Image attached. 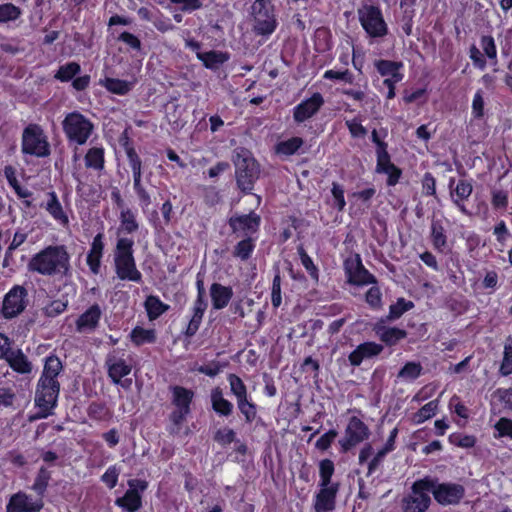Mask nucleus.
<instances>
[{"instance_id": "nucleus-8", "label": "nucleus", "mask_w": 512, "mask_h": 512, "mask_svg": "<svg viewBox=\"0 0 512 512\" xmlns=\"http://www.w3.org/2000/svg\"><path fill=\"white\" fill-rule=\"evenodd\" d=\"M62 128L69 142L84 145L94 131V124L82 113L73 111L65 116Z\"/></svg>"}, {"instance_id": "nucleus-42", "label": "nucleus", "mask_w": 512, "mask_h": 512, "mask_svg": "<svg viewBox=\"0 0 512 512\" xmlns=\"http://www.w3.org/2000/svg\"><path fill=\"white\" fill-rule=\"evenodd\" d=\"M52 473L48 468L41 466L35 476L31 489L42 499L47 491Z\"/></svg>"}, {"instance_id": "nucleus-35", "label": "nucleus", "mask_w": 512, "mask_h": 512, "mask_svg": "<svg viewBox=\"0 0 512 512\" xmlns=\"http://www.w3.org/2000/svg\"><path fill=\"white\" fill-rule=\"evenodd\" d=\"M119 232L124 234H133L139 230L140 224L137 220V212L129 207L120 210L119 214Z\"/></svg>"}, {"instance_id": "nucleus-1", "label": "nucleus", "mask_w": 512, "mask_h": 512, "mask_svg": "<svg viewBox=\"0 0 512 512\" xmlns=\"http://www.w3.org/2000/svg\"><path fill=\"white\" fill-rule=\"evenodd\" d=\"M27 269L29 272L49 277L70 276V254L65 245H49L31 257Z\"/></svg>"}, {"instance_id": "nucleus-51", "label": "nucleus", "mask_w": 512, "mask_h": 512, "mask_svg": "<svg viewBox=\"0 0 512 512\" xmlns=\"http://www.w3.org/2000/svg\"><path fill=\"white\" fill-rule=\"evenodd\" d=\"M87 415L92 420L104 421L110 417V412L105 403L93 401L87 408Z\"/></svg>"}, {"instance_id": "nucleus-2", "label": "nucleus", "mask_w": 512, "mask_h": 512, "mask_svg": "<svg viewBox=\"0 0 512 512\" xmlns=\"http://www.w3.org/2000/svg\"><path fill=\"white\" fill-rule=\"evenodd\" d=\"M114 266L117 277L122 281L142 283L143 276L138 270L134 257V240L120 237L114 250Z\"/></svg>"}, {"instance_id": "nucleus-7", "label": "nucleus", "mask_w": 512, "mask_h": 512, "mask_svg": "<svg viewBox=\"0 0 512 512\" xmlns=\"http://www.w3.org/2000/svg\"><path fill=\"white\" fill-rule=\"evenodd\" d=\"M357 14L359 23L369 38L380 39L388 35L389 28L380 6L364 4L358 8Z\"/></svg>"}, {"instance_id": "nucleus-37", "label": "nucleus", "mask_w": 512, "mask_h": 512, "mask_svg": "<svg viewBox=\"0 0 512 512\" xmlns=\"http://www.w3.org/2000/svg\"><path fill=\"white\" fill-rule=\"evenodd\" d=\"M85 167L95 171L105 168V149L103 146H94L87 150L84 156Z\"/></svg>"}, {"instance_id": "nucleus-29", "label": "nucleus", "mask_w": 512, "mask_h": 512, "mask_svg": "<svg viewBox=\"0 0 512 512\" xmlns=\"http://www.w3.org/2000/svg\"><path fill=\"white\" fill-rule=\"evenodd\" d=\"M9 367L18 374H29L32 371V363L21 349L12 350L3 358Z\"/></svg>"}, {"instance_id": "nucleus-63", "label": "nucleus", "mask_w": 512, "mask_h": 512, "mask_svg": "<svg viewBox=\"0 0 512 512\" xmlns=\"http://www.w3.org/2000/svg\"><path fill=\"white\" fill-rule=\"evenodd\" d=\"M120 470L116 465H111L107 468L105 473L101 476V481L109 488L113 489L119 478Z\"/></svg>"}, {"instance_id": "nucleus-48", "label": "nucleus", "mask_w": 512, "mask_h": 512, "mask_svg": "<svg viewBox=\"0 0 512 512\" xmlns=\"http://www.w3.org/2000/svg\"><path fill=\"white\" fill-rule=\"evenodd\" d=\"M81 71L79 63L72 61L61 65L56 71L54 78L60 82H69Z\"/></svg>"}, {"instance_id": "nucleus-52", "label": "nucleus", "mask_w": 512, "mask_h": 512, "mask_svg": "<svg viewBox=\"0 0 512 512\" xmlns=\"http://www.w3.org/2000/svg\"><path fill=\"white\" fill-rule=\"evenodd\" d=\"M480 46L483 50V55L491 61V64L496 65L498 63L497 47L493 36L482 35L480 38Z\"/></svg>"}, {"instance_id": "nucleus-60", "label": "nucleus", "mask_w": 512, "mask_h": 512, "mask_svg": "<svg viewBox=\"0 0 512 512\" xmlns=\"http://www.w3.org/2000/svg\"><path fill=\"white\" fill-rule=\"evenodd\" d=\"M450 443L461 448H472L475 446L477 439L474 435L456 433L449 436Z\"/></svg>"}, {"instance_id": "nucleus-17", "label": "nucleus", "mask_w": 512, "mask_h": 512, "mask_svg": "<svg viewBox=\"0 0 512 512\" xmlns=\"http://www.w3.org/2000/svg\"><path fill=\"white\" fill-rule=\"evenodd\" d=\"M340 482L335 485H318L319 490L313 498V508L315 512H331L336 507L337 495L340 490Z\"/></svg>"}, {"instance_id": "nucleus-38", "label": "nucleus", "mask_w": 512, "mask_h": 512, "mask_svg": "<svg viewBox=\"0 0 512 512\" xmlns=\"http://www.w3.org/2000/svg\"><path fill=\"white\" fill-rule=\"evenodd\" d=\"M197 58L202 61L205 68L216 70L220 65L228 61L229 54L226 52L210 50L207 52H197Z\"/></svg>"}, {"instance_id": "nucleus-39", "label": "nucleus", "mask_w": 512, "mask_h": 512, "mask_svg": "<svg viewBox=\"0 0 512 512\" xmlns=\"http://www.w3.org/2000/svg\"><path fill=\"white\" fill-rule=\"evenodd\" d=\"M144 308L150 321L158 319L167 312L170 306L164 303L157 295H148L144 301Z\"/></svg>"}, {"instance_id": "nucleus-6", "label": "nucleus", "mask_w": 512, "mask_h": 512, "mask_svg": "<svg viewBox=\"0 0 512 512\" xmlns=\"http://www.w3.org/2000/svg\"><path fill=\"white\" fill-rule=\"evenodd\" d=\"M251 16L256 35L270 36L278 27L275 5L271 0H254L251 5Z\"/></svg>"}, {"instance_id": "nucleus-45", "label": "nucleus", "mask_w": 512, "mask_h": 512, "mask_svg": "<svg viewBox=\"0 0 512 512\" xmlns=\"http://www.w3.org/2000/svg\"><path fill=\"white\" fill-rule=\"evenodd\" d=\"M414 307V303L410 300H406L403 297L397 299V301L389 306V312L386 316V321H394L399 319L404 313L411 310Z\"/></svg>"}, {"instance_id": "nucleus-26", "label": "nucleus", "mask_w": 512, "mask_h": 512, "mask_svg": "<svg viewBox=\"0 0 512 512\" xmlns=\"http://www.w3.org/2000/svg\"><path fill=\"white\" fill-rule=\"evenodd\" d=\"M375 171L387 175L386 184L390 187L398 184L402 176V170L392 163L390 154L376 159Z\"/></svg>"}, {"instance_id": "nucleus-16", "label": "nucleus", "mask_w": 512, "mask_h": 512, "mask_svg": "<svg viewBox=\"0 0 512 512\" xmlns=\"http://www.w3.org/2000/svg\"><path fill=\"white\" fill-rule=\"evenodd\" d=\"M434 479V486L431 489L434 499L443 506L458 504L465 496V488L457 483H437Z\"/></svg>"}, {"instance_id": "nucleus-34", "label": "nucleus", "mask_w": 512, "mask_h": 512, "mask_svg": "<svg viewBox=\"0 0 512 512\" xmlns=\"http://www.w3.org/2000/svg\"><path fill=\"white\" fill-rule=\"evenodd\" d=\"M374 66L382 77L404 78V73L402 72L404 64L402 61L379 59L374 62Z\"/></svg>"}, {"instance_id": "nucleus-28", "label": "nucleus", "mask_w": 512, "mask_h": 512, "mask_svg": "<svg viewBox=\"0 0 512 512\" xmlns=\"http://www.w3.org/2000/svg\"><path fill=\"white\" fill-rule=\"evenodd\" d=\"M210 402L212 410L219 416L228 418L233 414L234 405L223 395L220 387H215L210 393Z\"/></svg>"}, {"instance_id": "nucleus-33", "label": "nucleus", "mask_w": 512, "mask_h": 512, "mask_svg": "<svg viewBox=\"0 0 512 512\" xmlns=\"http://www.w3.org/2000/svg\"><path fill=\"white\" fill-rule=\"evenodd\" d=\"M47 196L48 200L44 206L45 210L60 225L67 226L69 224V218L64 211L56 192L50 191L47 193Z\"/></svg>"}, {"instance_id": "nucleus-36", "label": "nucleus", "mask_w": 512, "mask_h": 512, "mask_svg": "<svg viewBox=\"0 0 512 512\" xmlns=\"http://www.w3.org/2000/svg\"><path fill=\"white\" fill-rule=\"evenodd\" d=\"M236 406L246 424L251 425L257 419H260L258 417V405L254 402L251 395L237 400Z\"/></svg>"}, {"instance_id": "nucleus-64", "label": "nucleus", "mask_w": 512, "mask_h": 512, "mask_svg": "<svg viewBox=\"0 0 512 512\" xmlns=\"http://www.w3.org/2000/svg\"><path fill=\"white\" fill-rule=\"evenodd\" d=\"M133 189L135 194L138 197L139 203L142 208H147L151 205L152 200L149 192L143 185L142 181L133 183Z\"/></svg>"}, {"instance_id": "nucleus-59", "label": "nucleus", "mask_w": 512, "mask_h": 512, "mask_svg": "<svg viewBox=\"0 0 512 512\" xmlns=\"http://www.w3.org/2000/svg\"><path fill=\"white\" fill-rule=\"evenodd\" d=\"M281 282L282 279L278 270L273 277L271 285V303L275 309L279 308L282 304Z\"/></svg>"}, {"instance_id": "nucleus-55", "label": "nucleus", "mask_w": 512, "mask_h": 512, "mask_svg": "<svg viewBox=\"0 0 512 512\" xmlns=\"http://www.w3.org/2000/svg\"><path fill=\"white\" fill-rule=\"evenodd\" d=\"M494 438H508L512 440V419L501 417L493 426Z\"/></svg>"}, {"instance_id": "nucleus-12", "label": "nucleus", "mask_w": 512, "mask_h": 512, "mask_svg": "<svg viewBox=\"0 0 512 512\" xmlns=\"http://www.w3.org/2000/svg\"><path fill=\"white\" fill-rule=\"evenodd\" d=\"M128 489L123 496L115 499V505L122 512H138L142 508V493L148 488V482L143 479H130Z\"/></svg>"}, {"instance_id": "nucleus-20", "label": "nucleus", "mask_w": 512, "mask_h": 512, "mask_svg": "<svg viewBox=\"0 0 512 512\" xmlns=\"http://www.w3.org/2000/svg\"><path fill=\"white\" fill-rule=\"evenodd\" d=\"M43 506L42 499L33 501L30 495L19 491L11 495L6 504V512H40Z\"/></svg>"}, {"instance_id": "nucleus-9", "label": "nucleus", "mask_w": 512, "mask_h": 512, "mask_svg": "<svg viewBox=\"0 0 512 512\" xmlns=\"http://www.w3.org/2000/svg\"><path fill=\"white\" fill-rule=\"evenodd\" d=\"M22 152L37 157H46L50 154L49 143L43 129L38 124H29L24 128Z\"/></svg>"}, {"instance_id": "nucleus-46", "label": "nucleus", "mask_w": 512, "mask_h": 512, "mask_svg": "<svg viewBox=\"0 0 512 512\" xmlns=\"http://www.w3.org/2000/svg\"><path fill=\"white\" fill-rule=\"evenodd\" d=\"M227 381L229 383L230 392L235 397L236 401L250 396L246 384L237 374L229 373L227 375Z\"/></svg>"}, {"instance_id": "nucleus-41", "label": "nucleus", "mask_w": 512, "mask_h": 512, "mask_svg": "<svg viewBox=\"0 0 512 512\" xmlns=\"http://www.w3.org/2000/svg\"><path fill=\"white\" fill-rule=\"evenodd\" d=\"M256 248V239L254 237H243L234 246L232 255L236 259H240L245 262L252 257V254Z\"/></svg>"}, {"instance_id": "nucleus-3", "label": "nucleus", "mask_w": 512, "mask_h": 512, "mask_svg": "<svg viewBox=\"0 0 512 512\" xmlns=\"http://www.w3.org/2000/svg\"><path fill=\"white\" fill-rule=\"evenodd\" d=\"M233 164L237 188L245 195L252 194L261 174L259 162L249 150L241 148L233 156Z\"/></svg>"}, {"instance_id": "nucleus-30", "label": "nucleus", "mask_w": 512, "mask_h": 512, "mask_svg": "<svg viewBox=\"0 0 512 512\" xmlns=\"http://www.w3.org/2000/svg\"><path fill=\"white\" fill-rule=\"evenodd\" d=\"M208 307L207 300L195 299L191 308L192 316L184 331L186 337H193L199 330L203 316Z\"/></svg>"}, {"instance_id": "nucleus-40", "label": "nucleus", "mask_w": 512, "mask_h": 512, "mask_svg": "<svg viewBox=\"0 0 512 512\" xmlns=\"http://www.w3.org/2000/svg\"><path fill=\"white\" fill-rule=\"evenodd\" d=\"M99 84L108 92L119 96L127 95L133 88V82L112 77L101 79Z\"/></svg>"}, {"instance_id": "nucleus-25", "label": "nucleus", "mask_w": 512, "mask_h": 512, "mask_svg": "<svg viewBox=\"0 0 512 512\" xmlns=\"http://www.w3.org/2000/svg\"><path fill=\"white\" fill-rule=\"evenodd\" d=\"M490 411L493 415L512 411V388H497L491 394Z\"/></svg>"}, {"instance_id": "nucleus-5", "label": "nucleus", "mask_w": 512, "mask_h": 512, "mask_svg": "<svg viewBox=\"0 0 512 512\" xmlns=\"http://www.w3.org/2000/svg\"><path fill=\"white\" fill-rule=\"evenodd\" d=\"M169 391L171 393V404L174 406V410L169 415V420L173 426L169 432L176 434L191 413L195 393L192 389L181 385H170Z\"/></svg>"}, {"instance_id": "nucleus-18", "label": "nucleus", "mask_w": 512, "mask_h": 512, "mask_svg": "<svg viewBox=\"0 0 512 512\" xmlns=\"http://www.w3.org/2000/svg\"><path fill=\"white\" fill-rule=\"evenodd\" d=\"M321 93L315 92L309 98L302 100L293 108V119L300 124L315 116L324 105Z\"/></svg>"}, {"instance_id": "nucleus-14", "label": "nucleus", "mask_w": 512, "mask_h": 512, "mask_svg": "<svg viewBox=\"0 0 512 512\" xmlns=\"http://www.w3.org/2000/svg\"><path fill=\"white\" fill-rule=\"evenodd\" d=\"M343 268L347 282L355 286L376 285L377 279L363 265L359 254L348 257L344 260Z\"/></svg>"}, {"instance_id": "nucleus-58", "label": "nucleus", "mask_w": 512, "mask_h": 512, "mask_svg": "<svg viewBox=\"0 0 512 512\" xmlns=\"http://www.w3.org/2000/svg\"><path fill=\"white\" fill-rule=\"evenodd\" d=\"M331 194L333 197V207L336 208L338 212H343L346 206L343 186L338 182H333Z\"/></svg>"}, {"instance_id": "nucleus-10", "label": "nucleus", "mask_w": 512, "mask_h": 512, "mask_svg": "<svg viewBox=\"0 0 512 512\" xmlns=\"http://www.w3.org/2000/svg\"><path fill=\"white\" fill-rule=\"evenodd\" d=\"M371 435L368 425L359 417L351 416L345 427L344 436L339 440L342 453L351 451L357 445L368 440Z\"/></svg>"}, {"instance_id": "nucleus-32", "label": "nucleus", "mask_w": 512, "mask_h": 512, "mask_svg": "<svg viewBox=\"0 0 512 512\" xmlns=\"http://www.w3.org/2000/svg\"><path fill=\"white\" fill-rule=\"evenodd\" d=\"M430 241L437 252L444 253L448 250L447 233L441 220H432L430 226Z\"/></svg>"}, {"instance_id": "nucleus-4", "label": "nucleus", "mask_w": 512, "mask_h": 512, "mask_svg": "<svg viewBox=\"0 0 512 512\" xmlns=\"http://www.w3.org/2000/svg\"><path fill=\"white\" fill-rule=\"evenodd\" d=\"M63 369V364L57 355L51 353L46 356L35 393L47 396L48 399L58 400L61 387L58 377Z\"/></svg>"}, {"instance_id": "nucleus-49", "label": "nucleus", "mask_w": 512, "mask_h": 512, "mask_svg": "<svg viewBox=\"0 0 512 512\" xmlns=\"http://www.w3.org/2000/svg\"><path fill=\"white\" fill-rule=\"evenodd\" d=\"M438 400H431L423 405L417 412L413 414L412 420L414 424H422L425 421L431 419L438 410Z\"/></svg>"}, {"instance_id": "nucleus-53", "label": "nucleus", "mask_w": 512, "mask_h": 512, "mask_svg": "<svg viewBox=\"0 0 512 512\" xmlns=\"http://www.w3.org/2000/svg\"><path fill=\"white\" fill-rule=\"evenodd\" d=\"M491 205L495 211H505L509 205V192L504 189H492Z\"/></svg>"}, {"instance_id": "nucleus-15", "label": "nucleus", "mask_w": 512, "mask_h": 512, "mask_svg": "<svg viewBox=\"0 0 512 512\" xmlns=\"http://www.w3.org/2000/svg\"><path fill=\"white\" fill-rule=\"evenodd\" d=\"M230 231L236 237H253L261 225V217L256 212L234 214L227 220Z\"/></svg>"}, {"instance_id": "nucleus-56", "label": "nucleus", "mask_w": 512, "mask_h": 512, "mask_svg": "<svg viewBox=\"0 0 512 512\" xmlns=\"http://www.w3.org/2000/svg\"><path fill=\"white\" fill-rule=\"evenodd\" d=\"M21 14V9L11 2L0 4V24L15 21Z\"/></svg>"}, {"instance_id": "nucleus-21", "label": "nucleus", "mask_w": 512, "mask_h": 512, "mask_svg": "<svg viewBox=\"0 0 512 512\" xmlns=\"http://www.w3.org/2000/svg\"><path fill=\"white\" fill-rule=\"evenodd\" d=\"M386 320L381 318L374 326L373 331L379 340L388 347L397 345L407 337V331L398 327L386 326Z\"/></svg>"}, {"instance_id": "nucleus-22", "label": "nucleus", "mask_w": 512, "mask_h": 512, "mask_svg": "<svg viewBox=\"0 0 512 512\" xmlns=\"http://www.w3.org/2000/svg\"><path fill=\"white\" fill-rule=\"evenodd\" d=\"M104 234L98 233L93 237L90 249L86 255V264L92 275H99L101 273L102 258L104 255Z\"/></svg>"}, {"instance_id": "nucleus-43", "label": "nucleus", "mask_w": 512, "mask_h": 512, "mask_svg": "<svg viewBox=\"0 0 512 512\" xmlns=\"http://www.w3.org/2000/svg\"><path fill=\"white\" fill-rule=\"evenodd\" d=\"M303 144L304 140L301 137H291L287 140L278 142L275 145V152L279 155L289 157L296 154Z\"/></svg>"}, {"instance_id": "nucleus-54", "label": "nucleus", "mask_w": 512, "mask_h": 512, "mask_svg": "<svg viewBox=\"0 0 512 512\" xmlns=\"http://www.w3.org/2000/svg\"><path fill=\"white\" fill-rule=\"evenodd\" d=\"M499 374L501 376H509L512 374V337H509L505 343Z\"/></svg>"}, {"instance_id": "nucleus-27", "label": "nucleus", "mask_w": 512, "mask_h": 512, "mask_svg": "<svg viewBox=\"0 0 512 512\" xmlns=\"http://www.w3.org/2000/svg\"><path fill=\"white\" fill-rule=\"evenodd\" d=\"M34 405L38 408V411L28 415V421L30 423L40 419H46L54 414V410L58 405V400L48 399L47 396L35 393Z\"/></svg>"}, {"instance_id": "nucleus-47", "label": "nucleus", "mask_w": 512, "mask_h": 512, "mask_svg": "<svg viewBox=\"0 0 512 512\" xmlns=\"http://www.w3.org/2000/svg\"><path fill=\"white\" fill-rule=\"evenodd\" d=\"M319 483L318 485H335L336 481L332 480L335 473V464L331 459H322L318 464Z\"/></svg>"}, {"instance_id": "nucleus-50", "label": "nucleus", "mask_w": 512, "mask_h": 512, "mask_svg": "<svg viewBox=\"0 0 512 512\" xmlns=\"http://www.w3.org/2000/svg\"><path fill=\"white\" fill-rule=\"evenodd\" d=\"M423 367L419 362L409 361L398 372V377L403 380L414 381L422 374Z\"/></svg>"}, {"instance_id": "nucleus-13", "label": "nucleus", "mask_w": 512, "mask_h": 512, "mask_svg": "<svg viewBox=\"0 0 512 512\" xmlns=\"http://www.w3.org/2000/svg\"><path fill=\"white\" fill-rule=\"evenodd\" d=\"M28 303L27 289L21 285H14L3 298L1 313L5 319H13L26 309Z\"/></svg>"}, {"instance_id": "nucleus-19", "label": "nucleus", "mask_w": 512, "mask_h": 512, "mask_svg": "<svg viewBox=\"0 0 512 512\" xmlns=\"http://www.w3.org/2000/svg\"><path fill=\"white\" fill-rule=\"evenodd\" d=\"M448 187L450 189V194L452 197V202L454 205L465 215H468L469 212L466 209L465 201L469 199L473 192V180L472 179H460L458 182L455 181V178L451 177L449 179Z\"/></svg>"}, {"instance_id": "nucleus-31", "label": "nucleus", "mask_w": 512, "mask_h": 512, "mask_svg": "<svg viewBox=\"0 0 512 512\" xmlns=\"http://www.w3.org/2000/svg\"><path fill=\"white\" fill-rule=\"evenodd\" d=\"M210 297L215 310L224 309L233 297V289L220 283H212L210 286Z\"/></svg>"}, {"instance_id": "nucleus-44", "label": "nucleus", "mask_w": 512, "mask_h": 512, "mask_svg": "<svg viewBox=\"0 0 512 512\" xmlns=\"http://www.w3.org/2000/svg\"><path fill=\"white\" fill-rule=\"evenodd\" d=\"M130 338L135 346H141L145 343H154L156 341V333L154 329L136 326L132 329Z\"/></svg>"}, {"instance_id": "nucleus-61", "label": "nucleus", "mask_w": 512, "mask_h": 512, "mask_svg": "<svg viewBox=\"0 0 512 512\" xmlns=\"http://www.w3.org/2000/svg\"><path fill=\"white\" fill-rule=\"evenodd\" d=\"M365 301L371 309H379L382 306V293L377 286L370 287L365 294Z\"/></svg>"}, {"instance_id": "nucleus-23", "label": "nucleus", "mask_w": 512, "mask_h": 512, "mask_svg": "<svg viewBox=\"0 0 512 512\" xmlns=\"http://www.w3.org/2000/svg\"><path fill=\"white\" fill-rule=\"evenodd\" d=\"M105 364L107 367L108 377L114 384L120 383L121 379L129 375L132 370L131 363L114 353L107 356Z\"/></svg>"}, {"instance_id": "nucleus-62", "label": "nucleus", "mask_w": 512, "mask_h": 512, "mask_svg": "<svg viewBox=\"0 0 512 512\" xmlns=\"http://www.w3.org/2000/svg\"><path fill=\"white\" fill-rule=\"evenodd\" d=\"M214 440L220 445H229L236 441V432L229 427L218 429L214 434Z\"/></svg>"}, {"instance_id": "nucleus-11", "label": "nucleus", "mask_w": 512, "mask_h": 512, "mask_svg": "<svg viewBox=\"0 0 512 512\" xmlns=\"http://www.w3.org/2000/svg\"><path fill=\"white\" fill-rule=\"evenodd\" d=\"M433 486L434 479L431 477L426 476L422 479L416 480L411 487L414 496L405 501L404 511L425 512L431 504V498L428 495V492H431Z\"/></svg>"}, {"instance_id": "nucleus-57", "label": "nucleus", "mask_w": 512, "mask_h": 512, "mask_svg": "<svg viewBox=\"0 0 512 512\" xmlns=\"http://www.w3.org/2000/svg\"><path fill=\"white\" fill-rule=\"evenodd\" d=\"M298 254L300 256V260L310 277L318 281L319 278V270L317 266L314 264L312 258L307 254L305 249L301 246L298 248Z\"/></svg>"}, {"instance_id": "nucleus-24", "label": "nucleus", "mask_w": 512, "mask_h": 512, "mask_svg": "<svg viewBox=\"0 0 512 512\" xmlns=\"http://www.w3.org/2000/svg\"><path fill=\"white\" fill-rule=\"evenodd\" d=\"M101 317L102 310L99 304L94 303L78 316L75 322L76 330L80 333L94 331L99 326Z\"/></svg>"}]
</instances>
